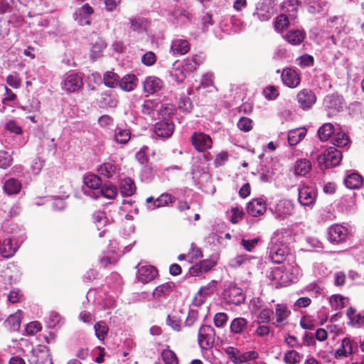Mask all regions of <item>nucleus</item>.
Masks as SVG:
<instances>
[{
  "label": "nucleus",
  "instance_id": "obj_13",
  "mask_svg": "<svg viewBox=\"0 0 364 364\" xmlns=\"http://www.w3.org/2000/svg\"><path fill=\"white\" fill-rule=\"evenodd\" d=\"M82 85V77L77 73L68 75L63 82V88L70 92L79 90Z\"/></svg>",
  "mask_w": 364,
  "mask_h": 364
},
{
  "label": "nucleus",
  "instance_id": "obj_42",
  "mask_svg": "<svg viewBox=\"0 0 364 364\" xmlns=\"http://www.w3.org/2000/svg\"><path fill=\"white\" fill-rule=\"evenodd\" d=\"M289 25V18L285 14H280L274 21V28L277 31H282Z\"/></svg>",
  "mask_w": 364,
  "mask_h": 364
},
{
  "label": "nucleus",
  "instance_id": "obj_1",
  "mask_svg": "<svg viewBox=\"0 0 364 364\" xmlns=\"http://www.w3.org/2000/svg\"><path fill=\"white\" fill-rule=\"evenodd\" d=\"M275 242L269 248V257L274 263H282L285 260L288 254V244L294 240V237L290 232H285L284 235H277L274 238Z\"/></svg>",
  "mask_w": 364,
  "mask_h": 364
},
{
  "label": "nucleus",
  "instance_id": "obj_51",
  "mask_svg": "<svg viewBox=\"0 0 364 364\" xmlns=\"http://www.w3.org/2000/svg\"><path fill=\"white\" fill-rule=\"evenodd\" d=\"M157 104L152 100H146L142 105L141 112L146 115H152L156 110Z\"/></svg>",
  "mask_w": 364,
  "mask_h": 364
},
{
  "label": "nucleus",
  "instance_id": "obj_59",
  "mask_svg": "<svg viewBox=\"0 0 364 364\" xmlns=\"http://www.w3.org/2000/svg\"><path fill=\"white\" fill-rule=\"evenodd\" d=\"M259 241V238H254L252 240L242 239L240 244L247 251L251 252L258 244Z\"/></svg>",
  "mask_w": 364,
  "mask_h": 364
},
{
  "label": "nucleus",
  "instance_id": "obj_15",
  "mask_svg": "<svg viewBox=\"0 0 364 364\" xmlns=\"http://www.w3.org/2000/svg\"><path fill=\"white\" fill-rule=\"evenodd\" d=\"M267 210L266 203L262 198L252 200L247 207L248 214L253 217H257L263 215Z\"/></svg>",
  "mask_w": 364,
  "mask_h": 364
},
{
  "label": "nucleus",
  "instance_id": "obj_21",
  "mask_svg": "<svg viewBox=\"0 0 364 364\" xmlns=\"http://www.w3.org/2000/svg\"><path fill=\"white\" fill-rule=\"evenodd\" d=\"M91 8L85 4L76 11L77 18L81 26L90 24Z\"/></svg>",
  "mask_w": 364,
  "mask_h": 364
},
{
  "label": "nucleus",
  "instance_id": "obj_23",
  "mask_svg": "<svg viewBox=\"0 0 364 364\" xmlns=\"http://www.w3.org/2000/svg\"><path fill=\"white\" fill-rule=\"evenodd\" d=\"M248 321L246 318L238 317L234 318L230 323V331L235 334H242L247 328Z\"/></svg>",
  "mask_w": 364,
  "mask_h": 364
},
{
  "label": "nucleus",
  "instance_id": "obj_45",
  "mask_svg": "<svg viewBox=\"0 0 364 364\" xmlns=\"http://www.w3.org/2000/svg\"><path fill=\"white\" fill-rule=\"evenodd\" d=\"M13 161L11 155L6 151H0V168L6 169L9 167Z\"/></svg>",
  "mask_w": 364,
  "mask_h": 364
},
{
  "label": "nucleus",
  "instance_id": "obj_14",
  "mask_svg": "<svg viewBox=\"0 0 364 364\" xmlns=\"http://www.w3.org/2000/svg\"><path fill=\"white\" fill-rule=\"evenodd\" d=\"M174 126L171 122L161 121L157 122L154 126L155 134L161 138H168L173 132Z\"/></svg>",
  "mask_w": 364,
  "mask_h": 364
},
{
  "label": "nucleus",
  "instance_id": "obj_17",
  "mask_svg": "<svg viewBox=\"0 0 364 364\" xmlns=\"http://www.w3.org/2000/svg\"><path fill=\"white\" fill-rule=\"evenodd\" d=\"M163 81L155 76H149L144 82V90L148 94H154L163 87Z\"/></svg>",
  "mask_w": 364,
  "mask_h": 364
},
{
  "label": "nucleus",
  "instance_id": "obj_5",
  "mask_svg": "<svg viewBox=\"0 0 364 364\" xmlns=\"http://www.w3.org/2000/svg\"><path fill=\"white\" fill-rule=\"evenodd\" d=\"M223 296L227 303L235 305H240L245 299L242 289L232 284L225 289Z\"/></svg>",
  "mask_w": 364,
  "mask_h": 364
},
{
  "label": "nucleus",
  "instance_id": "obj_43",
  "mask_svg": "<svg viewBox=\"0 0 364 364\" xmlns=\"http://www.w3.org/2000/svg\"><path fill=\"white\" fill-rule=\"evenodd\" d=\"M119 76L117 74L108 71L104 75L103 80L106 86L113 87L117 85L119 82Z\"/></svg>",
  "mask_w": 364,
  "mask_h": 364
},
{
  "label": "nucleus",
  "instance_id": "obj_39",
  "mask_svg": "<svg viewBox=\"0 0 364 364\" xmlns=\"http://www.w3.org/2000/svg\"><path fill=\"white\" fill-rule=\"evenodd\" d=\"M349 137L344 132H337L332 139V144L338 147H344L349 144Z\"/></svg>",
  "mask_w": 364,
  "mask_h": 364
},
{
  "label": "nucleus",
  "instance_id": "obj_20",
  "mask_svg": "<svg viewBox=\"0 0 364 364\" xmlns=\"http://www.w3.org/2000/svg\"><path fill=\"white\" fill-rule=\"evenodd\" d=\"M18 250L17 246H14L11 238L5 239L2 244H0V254L4 258L13 257Z\"/></svg>",
  "mask_w": 364,
  "mask_h": 364
},
{
  "label": "nucleus",
  "instance_id": "obj_47",
  "mask_svg": "<svg viewBox=\"0 0 364 364\" xmlns=\"http://www.w3.org/2000/svg\"><path fill=\"white\" fill-rule=\"evenodd\" d=\"M6 82L14 89H18L21 85V79L16 73L9 75L6 77Z\"/></svg>",
  "mask_w": 364,
  "mask_h": 364
},
{
  "label": "nucleus",
  "instance_id": "obj_60",
  "mask_svg": "<svg viewBox=\"0 0 364 364\" xmlns=\"http://www.w3.org/2000/svg\"><path fill=\"white\" fill-rule=\"evenodd\" d=\"M178 108L185 112H189L192 109V103L189 98L183 97L178 101Z\"/></svg>",
  "mask_w": 364,
  "mask_h": 364
},
{
  "label": "nucleus",
  "instance_id": "obj_29",
  "mask_svg": "<svg viewBox=\"0 0 364 364\" xmlns=\"http://www.w3.org/2000/svg\"><path fill=\"white\" fill-rule=\"evenodd\" d=\"M340 204L346 211L353 210L356 205V194L355 193H350L345 195L341 198Z\"/></svg>",
  "mask_w": 364,
  "mask_h": 364
},
{
  "label": "nucleus",
  "instance_id": "obj_61",
  "mask_svg": "<svg viewBox=\"0 0 364 364\" xmlns=\"http://www.w3.org/2000/svg\"><path fill=\"white\" fill-rule=\"evenodd\" d=\"M5 129L11 133L21 134L22 129L18 125L17 122L14 120H10L5 124Z\"/></svg>",
  "mask_w": 364,
  "mask_h": 364
},
{
  "label": "nucleus",
  "instance_id": "obj_31",
  "mask_svg": "<svg viewBox=\"0 0 364 364\" xmlns=\"http://www.w3.org/2000/svg\"><path fill=\"white\" fill-rule=\"evenodd\" d=\"M216 282L212 281L206 286L202 287L198 292L196 297V299H199V303H203V299L208 296L213 294L215 290Z\"/></svg>",
  "mask_w": 364,
  "mask_h": 364
},
{
  "label": "nucleus",
  "instance_id": "obj_35",
  "mask_svg": "<svg viewBox=\"0 0 364 364\" xmlns=\"http://www.w3.org/2000/svg\"><path fill=\"white\" fill-rule=\"evenodd\" d=\"M131 137V131L128 129L117 128L114 134V140L117 143L125 144Z\"/></svg>",
  "mask_w": 364,
  "mask_h": 364
},
{
  "label": "nucleus",
  "instance_id": "obj_18",
  "mask_svg": "<svg viewBox=\"0 0 364 364\" xmlns=\"http://www.w3.org/2000/svg\"><path fill=\"white\" fill-rule=\"evenodd\" d=\"M190 50V43L186 39L176 38L172 41L170 52L173 55H185Z\"/></svg>",
  "mask_w": 364,
  "mask_h": 364
},
{
  "label": "nucleus",
  "instance_id": "obj_3",
  "mask_svg": "<svg viewBox=\"0 0 364 364\" xmlns=\"http://www.w3.org/2000/svg\"><path fill=\"white\" fill-rule=\"evenodd\" d=\"M101 184V179L96 175L92 174V197H99L100 194L105 198L112 199L117 194V189L114 186H104L100 189L98 186Z\"/></svg>",
  "mask_w": 364,
  "mask_h": 364
},
{
  "label": "nucleus",
  "instance_id": "obj_64",
  "mask_svg": "<svg viewBox=\"0 0 364 364\" xmlns=\"http://www.w3.org/2000/svg\"><path fill=\"white\" fill-rule=\"evenodd\" d=\"M265 97L268 100H274L279 95L277 89L274 86H269L263 92Z\"/></svg>",
  "mask_w": 364,
  "mask_h": 364
},
{
  "label": "nucleus",
  "instance_id": "obj_30",
  "mask_svg": "<svg viewBox=\"0 0 364 364\" xmlns=\"http://www.w3.org/2000/svg\"><path fill=\"white\" fill-rule=\"evenodd\" d=\"M22 312L18 310L14 314L10 315L7 318L6 322L8 323L11 331H16L20 328Z\"/></svg>",
  "mask_w": 364,
  "mask_h": 364
},
{
  "label": "nucleus",
  "instance_id": "obj_2",
  "mask_svg": "<svg viewBox=\"0 0 364 364\" xmlns=\"http://www.w3.org/2000/svg\"><path fill=\"white\" fill-rule=\"evenodd\" d=\"M341 159V152L336 148L330 147L323 154L319 155L317 160L320 165L323 166L326 168H328L338 165Z\"/></svg>",
  "mask_w": 364,
  "mask_h": 364
},
{
  "label": "nucleus",
  "instance_id": "obj_44",
  "mask_svg": "<svg viewBox=\"0 0 364 364\" xmlns=\"http://www.w3.org/2000/svg\"><path fill=\"white\" fill-rule=\"evenodd\" d=\"M345 298L341 295H333L329 300L331 306L335 310H340L344 307Z\"/></svg>",
  "mask_w": 364,
  "mask_h": 364
},
{
  "label": "nucleus",
  "instance_id": "obj_6",
  "mask_svg": "<svg viewBox=\"0 0 364 364\" xmlns=\"http://www.w3.org/2000/svg\"><path fill=\"white\" fill-rule=\"evenodd\" d=\"M191 141L194 148L200 152L205 151L212 147L213 141L210 136L203 132H194Z\"/></svg>",
  "mask_w": 364,
  "mask_h": 364
},
{
  "label": "nucleus",
  "instance_id": "obj_34",
  "mask_svg": "<svg viewBox=\"0 0 364 364\" xmlns=\"http://www.w3.org/2000/svg\"><path fill=\"white\" fill-rule=\"evenodd\" d=\"M21 188V183L15 178H9L4 185V190L9 195L18 193Z\"/></svg>",
  "mask_w": 364,
  "mask_h": 364
},
{
  "label": "nucleus",
  "instance_id": "obj_50",
  "mask_svg": "<svg viewBox=\"0 0 364 364\" xmlns=\"http://www.w3.org/2000/svg\"><path fill=\"white\" fill-rule=\"evenodd\" d=\"M161 355L165 364H178V358L173 351L164 350Z\"/></svg>",
  "mask_w": 364,
  "mask_h": 364
},
{
  "label": "nucleus",
  "instance_id": "obj_49",
  "mask_svg": "<svg viewBox=\"0 0 364 364\" xmlns=\"http://www.w3.org/2000/svg\"><path fill=\"white\" fill-rule=\"evenodd\" d=\"M106 48L105 41L100 37L97 36L94 45H92V58L98 57L102 49Z\"/></svg>",
  "mask_w": 364,
  "mask_h": 364
},
{
  "label": "nucleus",
  "instance_id": "obj_4",
  "mask_svg": "<svg viewBox=\"0 0 364 364\" xmlns=\"http://www.w3.org/2000/svg\"><path fill=\"white\" fill-rule=\"evenodd\" d=\"M215 330L208 325L202 326L198 331V341L203 349L210 348L215 341Z\"/></svg>",
  "mask_w": 364,
  "mask_h": 364
},
{
  "label": "nucleus",
  "instance_id": "obj_22",
  "mask_svg": "<svg viewBox=\"0 0 364 364\" xmlns=\"http://www.w3.org/2000/svg\"><path fill=\"white\" fill-rule=\"evenodd\" d=\"M174 287L173 282H166L156 287L152 292V296L156 299L166 296L173 290Z\"/></svg>",
  "mask_w": 364,
  "mask_h": 364
},
{
  "label": "nucleus",
  "instance_id": "obj_12",
  "mask_svg": "<svg viewBox=\"0 0 364 364\" xmlns=\"http://www.w3.org/2000/svg\"><path fill=\"white\" fill-rule=\"evenodd\" d=\"M283 83L290 88H295L299 86L301 78L298 73L292 68H284L282 73Z\"/></svg>",
  "mask_w": 364,
  "mask_h": 364
},
{
  "label": "nucleus",
  "instance_id": "obj_16",
  "mask_svg": "<svg viewBox=\"0 0 364 364\" xmlns=\"http://www.w3.org/2000/svg\"><path fill=\"white\" fill-rule=\"evenodd\" d=\"M157 269L151 265H143L138 269L137 278L143 283L152 281L157 275Z\"/></svg>",
  "mask_w": 364,
  "mask_h": 364
},
{
  "label": "nucleus",
  "instance_id": "obj_33",
  "mask_svg": "<svg viewBox=\"0 0 364 364\" xmlns=\"http://www.w3.org/2000/svg\"><path fill=\"white\" fill-rule=\"evenodd\" d=\"M362 183V177L356 173L349 174L345 179V184L350 189L359 188Z\"/></svg>",
  "mask_w": 364,
  "mask_h": 364
},
{
  "label": "nucleus",
  "instance_id": "obj_8",
  "mask_svg": "<svg viewBox=\"0 0 364 364\" xmlns=\"http://www.w3.org/2000/svg\"><path fill=\"white\" fill-rule=\"evenodd\" d=\"M30 362L35 364H53L52 358L45 346H39L33 350Z\"/></svg>",
  "mask_w": 364,
  "mask_h": 364
},
{
  "label": "nucleus",
  "instance_id": "obj_41",
  "mask_svg": "<svg viewBox=\"0 0 364 364\" xmlns=\"http://www.w3.org/2000/svg\"><path fill=\"white\" fill-rule=\"evenodd\" d=\"M301 359V355L294 350H289L284 356V361L287 364H298Z\"/></svg>",
  "mask_w": 364,
  "mask_h": 364
},
{
  "label": "nucleus",
  "instance_id": "obj_37",
  "mask_svg": "<svg viewBox=\"0 0 364 364\" xmlns=\"http://www.w3.org/2000/svg\"><path fill=\"white\" fill-rule=\"evenodd\" d=\"M258 358V353L254 350L241 353L238 350L235 364H242Z\"/></svg>",
  "mask_w": 364,
  "mask_h": 364
},
{
  "label": "nucleus",
  "instance_id": "obj_38",
  "mask_svg": "<svg viewBox=\"0 0 364 364\" xmlns=\"http://www.w3.org/2000/svg\"><path fill=\"white\" fill-rule=\"evenodd\" d=\"M116 167L112 163H104L97 168V171L105 178H110L115 173Z\"/></svg>",
  "mask_w": 364,
  "mask_h": 364
},
{
  "label": "nucleus",
  "instance_id": "obj_25",
  "mask_svg": "<svg viewBox=\"0 0 364 364\" xmlns=\"http://www.w3.org/2000/svg\"><path fill=\"white\" fill-rule=\"evenodd\" d=\"M136 191L134 182L129 178H124L120 182V192L124 196H132Z\"/></svg>",
  "mask_w": 364,
  "mask_h": 364
},
{
  "label": "nucleus",
  "instance_id": "obj_19",
  "mask_svg": "<svg viewBox=\"0 0 364 364\" xmlns=\"http://www.w3.org/2000/svg\"><path fill=\"white\" fill-rule=\"evenodd\" d=\"M305 33L302 30H290L283 37L290 44L299 45L305 38Z\"/></svg>",
  "mask_w": 364,
  "mask_h": 364
},
{
  "label": "nucleus",
  "instance_id": "obj_32",
  "mask_svg": "<svg viewBox=\"0 0 364 364\" xmlns=\"http://www.w3.org/2000/svg\"><path fill=\"white\" fill-rule=\"evenodd\" d=\"M291 312L287 306L284 304H277L275 309L276 323H283L290 315Z\"/></svg>",
  "mask_w": 364,
  "mask_h": 364
},
{
  "label": "nucleus",
  "instance_id": "obj_11",
  "mask_svg": "<svg viewBox=\"0 0 364 364\" xmlns=\"http://www.w3.org/2000/svg\"><path fill=\"white\" fill-rule=\"evenodd\" d=\"M316 196V191L312 186H302L299 189V201L301 205L308 206L313 204Z\"/></svg>",
  "mask_w": 364,
  "mask_h": 364
},
{
  "label": "nucleus",
  "instance_id": "obj_57",
  "mask_svg": "<svg viewBox=\"0 0 364 364\" xmlns=\"http://www.w3.org/2000/svg\"><path fill=\"white\" fill-rule=\"evenodd\" d=\"M156 60V55L151 52L148 51L146 52L142 57H141V62L144 65L147 66H151L153 65Z\"/></svg>",
  "mask_w": 364,
  "mask_h": 364
},
{
  "label": "nucleus",
  "instance_id": "obj_7",
  "mask_svg": "<svg viewBox=\"0 0 364 364\" xmlns=\"http://www.w3.org/2000/svg\"><path fill=\"white\" fill-rule=\"evenodd\" d=\"M328 240L332 243L344 242L348 235V229L338 224L331 225L328 230Z\"/></svg>",
  "mask_w": 364,
  "mask_h": 364
},
{
  "label": "nucleus",
  "instance_id": "obj_36",
  "mask_svg": "<svg viewBox=\"0 0 364 364\" xmlns=\"http://www.w3.org/2000/svg\"><path fill=\"white\" fill-rule=\"evenodd\" d=\"M334 132L333 125L331 123H326L318 130V135L321 141H327Z\"/></svg>",
  "mask_w": 364,
  "mask_h": 364
},
{
  "label": "nucleus",
  "instance_id": "obj_53",
  "mask_svg": "<svg viewBox=\"0 0 364 364\" xmlns=\"http://www.w3.org/2000/svg\"><path fill=\"white\" fill-rule=\"evenodd\" d=\"M252 121L247 117H241L237 122V127L243 132H249L252 129Z\"/></svg>",
  "mask_w": 364,
  "mask_h": 364
},
{
  "label": "nucleus",
  "instance_id": "obj_40",
  "mask_svg": "<svg viewBox=\"0 0 364 364\" xmlns=\"http://www.w3.org/2000/svg\"><path fill=\"white\" fill-rule=\"evenodd\" d=\"M95 336L100 341H103L107 335L108 326L105 322H97L94 326Z\"/></svg>",
  "mask_w": 364,
  "mask_h": 364
},
{
  "label": "nucleus",
  "instance_id": "obj_52",
  "mask_svg": "<svg viewBox=\"0 0 364 364\" xmlns=\"http://www.w3.org/2000/svg\"><path fill=\"white\" fill-rule=\"evenodd\" d=\"M130 28L134 31H141L145 26L146 21L141 18H130Z\"/></svg>",
  "mask_w": 364,
  "mask_h": 364
},
{
  "label": "nucleus",
  "instance_id": "obj_54",
  "mask_svg": "<svg viewBox=\"0 0 364 364\" xmlns=\"http://www.w3.org/2000/svg\"><path fill=\"white\" fill-rule=\"evenodd\" d=\"M61 319L60 315L55 312L51 311L48 314L47 318V323L50 328H53L58 325Z\"/></svg>",
  "mask_w": 364,
  "mask_h": 364
},
{
  "label": "nucleus",
  "instance_id": "obj_9",
  "mask_svg": "<svg viewBox=\"0 0 364 364\" xmlns=\"http://www.w3.org/2000/svg\"><path fill=\"white\" fill-rule=\"evenodd\" d=\"M294 213V205L288 200H281L275 205L274 215L277 219L284 220Z\"/></svg>",
  "mask_w": 364,
  "mask_h": 364
},
{
  "label": "nucleus",
  "instance_id": "obj_58",
  "mask_svg": "<svg viewBox=\"0 0 364 364\" xmlns=\"http://www.w3.org/2000/svg\"><path fill=\"white\" fill-rule=\"evenodd\" d=\"M41 328V324L38 321H32L27 324L26 331L28 335H34L39 332Z\"/></svg>",
  "mask_w": 364,
  "mask_h": 364
},
{
  "label": "nucleus",
  "instance_id": "obj_27",
  "mask_svg": "<svg viewBox=\"0 0 364 364\" xmlns=\"http://www.w3.org/2000/svg\"><path fill=\"white\" fill-rule=\"evenodd\" d=\"M119 87L124 91H132L136 87V77L134 75H125L119 82Z\"/></svg>",
  "mask_w": 364,
  "mask_h": 364
},
{
  "label": "nucleus",
  "instance_id": "obj_10",
  "mask_svg": "<svg viewBox=\"0 0 364 364\" xmlns=\"http://www.w3.org/2000/svg\"><path fill=\"white\" fill-rule=\"evenodd\" d=\"M296 100L303 109H308L315 104L316 97L311 90L303 89L298 92Z\"/></svg>",
  "mask_w": 364,
  "mask_h": 364
},
{
  "label": "nucleus",
  "instance_id": "obj_62",
  "mask_svg": "<svg viewBox=\"0 0 364 364\" xmlns=\"http://www.w3.org/2000/svg\"><path fill=\"white\" fill-rule=\"evenodd\" d=\"M171 76L172 79L178 83L182 82L186 78L184 72L179 68H176L171 71Z\"/></svg>",
  "mask_w": 364,
  "mask_h": 364
},
{
  "label": "nucleus",
  "instance_id": "obj_46",
  "mask_svg": "<svg viewBox=\"0 0 364 364\" xmlns=\"http://www.w3.org/2000/svg\"><path fill=\"white\" fill-rule=\"evenodd\" d=\"M181 318L177 315V313L168 315L167 318V323L175 331H179L181 325Z\"/></svg>",
  "mask_w": 364,
  "mask_h": 364
},
{
  "label": "nucleus",
  "instance_id": "obj_55",
  "mask_svg": "<svg viewBox=\"0 0 364 364\" xmlns=\"http://www.w3.org/2000/svg\"><path fill=\"white\" fill-rule=\"evenodd\" d=\"M249 260V257L245 255H237L230 260V265L233 268H237Z\"/></svg>",
  "mask_w": 364,
  "mask_h": 364
},
{
  "label": "nucleus",
  "instance_id": "obj_26",
  "mask_svg": "<svg viewBox=\"0 0 364 364\" xmlns=\"http://www.w3.org/2000/svg\"><path fill=\"white\" fill-rule=\"evenodd\" d=\"M174 201L175 198L173 197L171 194L164 193L154 200V205L153 207H151V205H149L148 208L150 210H154L156 208L172 204Z\"/></svg>",
  "mask_w": 364,
  "mask_h": 364
},
{
  "label": "nucleus",
  "instance_id": "obj_28",
  "mask_svg": "<svg viewBox=\"0 0 364 364\" xmlns=\"http://www.w3.org/2000/svg\"><path fill=\"white\" fill-rule=\"evenodd\" d=\"M311 169V164L307 159L296 161L294 166V173L299 176H305Z\"/></svg>",
  "mask_w": 364,
  "mask_h": 364
},
{
  "label": "nucleus",
  "instance_id": "obj_56",
  "mask_svg": "<svg viewBox=\"0 0 364 364\" xmlns=\"http://www.w3.org/2000/svg\"><path fill=\"white\" fill-rule=\"evenodd\" d=\"M274 312L272 309H262L259 315L258 320L260 323H269L270 321V318L273 315Z\"/></svg>",
  "mask_w": 364,
  "mask_h": 364
},
{
  "label": "nucleus",
  "instance_id": "obj_48",
  "mask_svg": "<svg viewBox=\"0 0 364 364\" xmlns=\"http://www.w3.org/2000/svg\"><path fill=\"white\" fill-rule=\"evenodd\" d=\"M92 222L96 224V227L98 230L107 225V219L105 216V213L97 212L95 213L92 218Z\"/></svg>",
  "mask_w": 364,
  "mask_h": 364
},
{
  "label": "nucleus",
  "instance_id": "obj_63",
  "mask_svg": "<svg viewBox=\"0 0 364 364\" xmlns=\"http://www.w3.org/2000/svg\"><path fill=\"white\" fill-rule=\"evenodd\" d=\"M228 321V315L225 313H217L214 316V323L217 327H223Z\"/></svg>",
  "mask_w": 364,
  "mask_h": 364
},
{
  "label": "nucleus",
  "instance_id": "obj_24",
  "mask_svg": "<svg viewBox=\"0 0 364 364\" xmlns=\"http://www.w3.org/2000/svg\"><path fill=\"white\" fill-rule=\"evenodd\" d=\"M306 134V129L304 127L290 130L288 134V141L291 146L297 144Z\"/></svg>",
  "mask_w": 364,
  "mask_h": 364
}]
</instances>
